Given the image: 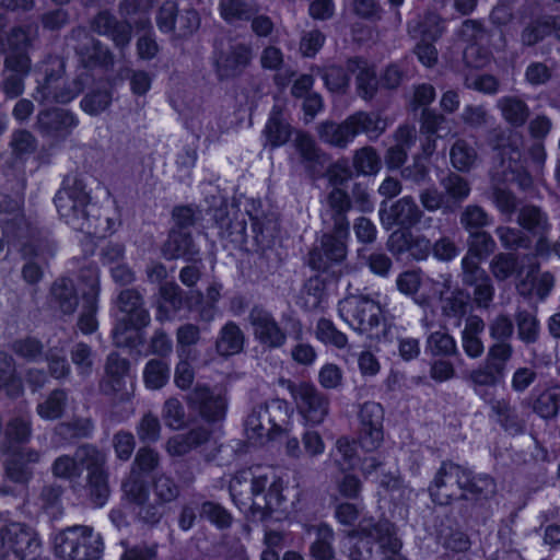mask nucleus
Masks as SVG:
<instances>
[{
    "instance_id": "45",
    "label": "nucleus",
    "mask_w": 560,
    "mask_h": 560,
    "mask_svg": "<svg viewBox=\"0 0 560 560\" xmlns=\"http://www.w3.org/2000/svg\"><path fill=\"white\" fill-rule=\"evenodd\" d=\"M68 405V393L66 389L56 388L36 406L37 415L48 421L60 419Z\"/></svg>"
},
{
    "instance_id": "5",
    "label": "nucleus",
    "mask_w": 560,
    "mask_h": 560,
    "mask_svg": "<svg viewBox=\"0 0 560 560\" xmlns=\"http://www.w3.org/2000/svg\"><path fill=\"white\" fill-rule=\"evenodd\" d=\"M292 410L289 404L275 398L254 406L245 419V433L253 443H264L290 431Z\"/></svg>"
},
{
    "instance_id": "11",
    "label": "nucleus",
    "mask_w": 560,
    "mask_h": 560,
    "mask_svg": "<svg viewBox=\"0 0 560 560\" xmlns=\"http://www.w3.org/2000/svg\"><path fill=\"white\" fill-rule=\"evenodd\" d=\"M296 410L310 425H319L329 413V398L314 384L300 382L289 385Z\"/></svg>"
},
{
    "instance_id": "49",
    "label": "nucleus",
    "mask_w": 560,
    "mask_h": 560,
    "mask_svg": "<svg viewBox=\"0 0 560 560\" xmlns=\"http://www.w3.org/2000/svg\"><path fill=\"white\" fill-rule=\"evenodd\" d=\"M78 464L85 468L86 475L97 474L105 471L107 456L105 452L101 451L92 444H83L75 450Z\"/></svg>"
},
{
    "instance_id": "10",
    "label": "nucleus",
    "mask_w": 560,
    "mask_h": 560,
    "mask_svg": "<svg viewBox=\"0 0 560 560\" xmlns=\"http://www.w3.org/2000/svg\"><path fill=\"white\" fill-rule=\"evenodd\" d=\"M0 560H25L35 555L40 541L28 525L11 522L0 530Z\"/></svg>"
},
{
    "instance_id": "62",
    "label": "nucleus",
    "mask_w": 560,
    "mask_h": 560,
    "mask_svg": "<svg viewBox=\"0 0 560 560\" xmlns=\"http://www.w3.org/2000/svg\"><path fill=\"white\" fill-rule=\"evenodd\" d=\"M71 361L82 378L89 377L93 372L94 352L83 342L75 343L70 351Z\"/></svg>"
},
{
    "instance_id": "9",
    "label": "nucleus",
    "mask_w": 560,
    "mask_h": 560,
    "mask_svg": "<svg viewBox=\"0 0 560 560\" xmlns=\"http://www.w3.org/2000/svg\"><path fill=\"white\" fill-rule=\"evenodd\" d=\"M66 43L86 69L108 70L114 65V56L107 46L94 38L83 26L73 27L66 36Z\"/></svg>"
},
{
    "instance_id": "37",
    "label": "nucleus",
    "mask_w": 560,
    "mask_h": 560,
    "mask_svg": "<svg viewBox=\"0 0 560 560\" xmlns=\"http://www.w3.org/2000/svg\"><path fill=\"white\" fill-rule=\"evenodd\" d=\"M184 305L183 290L175 282H164L159 289L156 302V319L161 323L170 320Z\"/></svg>"
},
{
    "instance_id": "34",
    "label": "nucleus",
    "mask_w": 560,
    "mask_h": 560,
    "mask_svg": "<svg viewBox=\"0 0 560 560\" xmlns=\"http://www.w3.org/2000/svg\"><path fill=\"white\" fill-rule=\"evenodd\" d=\"M307 533L314 538L310 544L308 553L313 560H335L336 550L334 547L335 532L325 524L311 525Z\"/></svg>"
},
{
    "instance_id": "2",
    "label": "nucleus",
    "mask_w": 560,
    "mask_h": 560,
    "mask_svg": "<svg viewBox=\"0 0 560 560\" xmlns=\"http://www.w3.org/2000/svg\"><path fill=\"white\" fill-rule=\"evenodd\" d=\"M428 490L432 501L440 505L464 500L483 506L497 494V482L490 475H475L470 469L447 460L435 471Z\"/></svg>"
},
{
    "instance_id": "8",
    "label": "nucleus",
    "mask_w": 560,
    "mask_h": 560,
    "mask_svg": "<svg viewBox=\"0 0 560 560\" xmlns=\"http://www.w3.org/2000/svg\"><path fill=\"white\" fill-rule=\"evenodd\" d=\"M338 313L341 319L353 330L373 336V330L378 327L382 317V308L377 301L368 294H348L338 304Z\"/></svg>"
},
{
    "instance_id": "53",
    "label": "nucleus",
    "mask_w": 560,
    "mask_h": 560,
    "mask_svg": "<svg viewBox=\"0 0 560 560\" xmlns=\"http://www.w3.org/2000/svg\"><path fill=\"white\" fill-rule=\"evenodd\" d=\"M256 11L244 0H220L219 13L228 24L246 22L252 19Z\"/></svg>"
},
{
    "instance_id": "14",
    "label": "nucleus",
    "mask_w": 560,
    "mask_h": 560,
    "mask_svg": "<svg viewBox=\"0 0 560 560\" xmlns=\"http://www.w3.org/2000/svg\"><path fill=\"white\" fill-rule=\"evenodd\" d=\"M352 202L341 188H332L326 197V206L322 211V221L326 228V233H335L341 237L350 236V223L348 212L351 210Z\"/></svg>"
},
{
    "instance_id": "25",
    "label": "nucleus",
    "mask_w": 560,
    "mask_h": 560,
    "mask_svg": "<svg viewBox=\"0 0 560 560\" xmlns=\"http://www.w3.org/2000/svg\"><path fill=\"white\" fill-rule=\"evenodd\" d=\"M129 371V361L117 353H110L106 359L105 374L100 382V390L108 396H118L125 399L126 377Z\"/></svg>"
},
{
    "instance_id": "61",
    "label": "nucleus",
    "mask_w": 560,
    "mask_h": 560,
    "mask_svg": "<svg viewBox=\"0 0 560 560\" xmlns=\"http://www.w3.org/2000/svg\"><path fill=\"white\" fill-rule=\"evenodd\" d=\"M86 488L93 503L96 506L104 505L109 497L107 470L86 475Z\"/></svg>"
},
{
    "instance_id": "23",
    "label": "nucleus",
    "mask_w": 560,
    "mask_h": 560,
    "mask_svg": "<svg viewBox=\"0 0 560 560\" xmlns=\"http://www.w3.org/2000/svg\"><path fill=\"white\" fill-rule=\"evenodd\" d=\"M252 49L243 43L231 45L215 58V73L219 80H230L238 77L249 65Z\"/></svg>"
},
{
    "instance_id": "30",
    "label": "nucleus",
    "mask_w": 560,
    "mask_h": 560,
    "mask_svg": "<svg viewBox=\"0 0 560 560\" xmlns=\"http://www.w3.org/2000/svg\"><path fill=\"white\" fill-rule=\"evenodd\" d=\"M347 70L355 77L358 95L365 101L373 100L378 90L375 68L368 60L353 57L347 60Z\"/></svg>"
},
{
    "instance_id": "12",
    "label": "nucleus",
    "mask_w": 560,
    "mask_h": 560,
    "mask_svg": "<svg viewBox=\"0 0 560 560\" xmlns=\"http://www.w3.org/2000/svg\"><path fill=\"white\" fill-rule=\"evenodd\" d=\"M350 535L375 539L382 555L378 560H407L400 553L402 544L397 537L396 526L387 520L375 522L373 517H363Z\"/></svg>"
},
{
    "instance_id": "47",
    "label": "nucleus",
    "mask_w": 560,
    "mask_h": 560,
    "mask_svg": "<svg viewBox=\"0 0 560 560\" xmlns=\"http://www.w3.org/2000/svg\"><path fill=\"white\" fill-rule=\"evenodd\" d=\"M0 389H4L10 397H18L23 393L22 381L16 376L13 358L0 352Z\"/></svg>"
},
{
    "instance_id": "64",
    "label": "nucleus",
    "mask_w": 560,
    "mask_h": 560,
    "mask_svg": "<svg viewBox=\"0 0 560 560\" xmlns=\"http://www.w3.org/2000/svg\"><path fill=\"white\" fill-rule=\"evenodd\" d=\"M353 166L360 174H376L381 170V159L374 148L364 147L355 151Z\"/></svg>"
},
{
    "instance_id": "24",
    "label": "nucleus",
    "mask_w": 560,
    "mask_h": 560,
    "mask_svg": "<svg viewBox=\"0 0 560 560\" xmlns=\"http://www.w3.org/2000/svg\"><path fill=\"white\" fill-rule=\"evenodd\" d=\"M153 492V501L151 505L159 508L156 517L152 521L151 526L158 525L165 515L166 506L175 503L182 493L179 482L170 474L165 471L156 472L151 480Z\"/></svg>"
},
{
    "instance_id": "54",
    "label": "nucleus",
    "mask_w": 560,
    "mask_h": 560,
    "mask_svg": "<svg viewBox=\"0 0 560 560\" xmlns=\"http://www.w3.org/2000/svg\"><path fill=\"white\" fill-rule=\"evenodd\" d=\"M514 318L518 339L526 345L535 343L540 334V324L536 315L527 310H517Z\"/></svg>"
},
{
    "instance_id": "56",
    "label": "nucleus",
    "mask_w": 560,
    "mask_h": 560,
    "mask_svg": "<svg viewBox=\"0 0 560 560\" xmlns=\"http://www.w3.org/2000/svg\"><path fill=\"white\" fill-rule=\"evenodd\" d=\"M497 248V243L493 237L485 231H475L469 233L468 250L465 256L483 260Z\"/></svg>"
},
{
    "instance_id": "26",
    "label": "nucleus",
    "mask_w": 560,
    "mask_h": 560,
    "mask_svg": "<svg viewBox=\"0 0 560 560\" xmlns=\"http://www.w3.org/2000/svg\"><path fill=\"white\" fill-rule=\"evenodd\" d=\"M190 407L208 422L221 421L226 411V399L205 386H197L188 397Z\"/></svg>"
},
{
    "instance_id": "36",
    "label": "nucleus",
    "mask_w": 560,
    "mask_h": 560,
    "mask_svg": "<svg viewBox=\"0 0 560 560\" xmlns=\"http://www.w3.org/2000/svg\"><path fill=\"white\" fill-rule=\"evenodd\" d=\"M552 34L560 40V16H542L530 21L523 28L521 43L525 47H532Z\"/></svg>"
},
{
    "instance_id": "13",
    "label": "nucleus",
    "mask_w": 560,
    "mask_h": 560,
    "mask_svg": "<svg viewBox=\"0 0 560 560\" xmlns=\"http://www.w3.org/2000/svg\"><path fill=\"white\" fill-rule=\"evenodd\" d=\"M156 25L163 33L172 34L175 39L191 36L200 26V16L195 9L179 11L173 2L161 5L156 15Z\"/></svg>"
},
{
    "instance_id": "18",
    "label": "nucleus",
    "mask_w": 560,
    "mask_h": 560,
    "mask_svg": "<svg viewBox=\"0 0 560 560\" xmlns=\"http://www.w3.org/2000/svg\"><path fill=\"white\" fill-rule=\"evenodd\" d=\"M248 320L253 327L254 337L261 347L272 350L284 346L287 334L270 312L255 306L248 314Z\"/></svg>"
},
{
    "instance_id": "51",
    "label": "nucleus",
    "mask_w": 560,
    "mask_h": 560,
    "mask_svg": "<svg viewBox=\"0 0 560 560\" xmlns=\"http://www.w3.org/2000/svg\"><path fill=\"white\" fill-rule=\"evenodd\" d=\"M292 133L291 126L284 121L279 110H272L264 129L267 143L271 148L285 144Z\"/></svg>"
},
{
    "instance_id": "6",
    "label": "nucleus",
    "mask_w": 560,
    "mask_h": 560,
    "mask_svg": "<svg viewBox=\"0 0 560 560\" xmlns=\"http://www.w3.org/2000/svg\"><path fill=\"white\" fill-rule=\"evenodd\" d=\"M103 551L102 536L86 525L67 527L55 538V552L62 560H100Z\"/></svg>"
},
{
    "instance_id": "22",
    "label": "nucleus",
    "mask_w": 560,
    "mask_h": 560,
    "mask_svg": "<svg viewBox=\"0 0 560 560\" xmlns=\"http://www.w3.org/2000/svg\"><path fill=\"white\" fill-rule=\"evenodd\" d=\"M77 118L62 108L40 110L36 116L35 128L54 140H65L77 126Z\"/></svg>"
},
{
    "instance_id": "50",
    "label": "nucleus",
    "mask_w": 560,
    "mask_h": 560,
    "mask_svg": "<svg viewBox=\"0 0 560 560\" xmlns=\"http://www.w3.org/2000/svg\"><path fill=\"white\" fill-rule=\"evenodd\" d=\"M537 270V266H532L530 270L527 272L525 279L517 283L516 289L522 295H530L533 290H535L536 295L539 300H545L555 287V276L549 272H542L539 277L530 284H528L527 280L532 277V275Z\"/></svg>"
},
{
    "instance_id": "16",
    "label": "nucleus",
    "mask_w": 560,
    "mask_h": 560,
    "mask_svg": "<svg viewBox=\"0 0 560 560\" xmlns=\"http://www.w3.org/2000/svg\"><path fill=\"white\" fill-rule=\"evenodd\" d=\"M22 203L21 197L0 195V224L3 226V237L8 242L14 243L37 234L21 213Z\"/></svg>"
},
{
    "instance_id": "29",
    "label": "nucleus",
    "mask_w": 560,
    "mask_h": 560,
    "mask_svg": "<svg viewBox=\"0 0 560 560\" xmlns=\"http://www.w3.org/2000/svg\"><path fill=\"white\" fill-rule=\"evenodd\" d=\"M294 149L299 155L300 163L312 176L323 173L328 162V158L323 152L315 140L308 133L299 131L293 140Z\"/></svg>"
},
{
    "instance_id": "39",
    "label": "nucleus",
    "mask_w": 560,
    "mask_h": 560,
    "mask_svg": "<svg viewBox=\"0 0 560 560\" xmlns=\"http://www.w3.org/2000/svg\"><path fill=\"white\" fill-rule=\"evenodd\" d=\"M497 108L505 122L514 128L523 127L530 115L527 103L516 95H505L497 101Z\"/></svg>"
},
{
    "instance_id": "20",
    "label": "nucleus",
    "mask_w": 560,
    "mask_h": 560,
    "mask_svg": "<svg viewBox=\"0 0 560 560\" xmlns=\"http://www.w3.org/2000/svg\"><path fill=\"white\" fill-rule=\"evenodd\" d=\"M490 143L501 158L502 173L516 172L523 156V135L516 130L494 129L491 132Z\"/></svg>"
},
{
    "instance_id": "63",
    "label": "nucleus",
    "mask_w": 560,
    "mask_h": 560,
    "mask_svg": "<svg viewBox=\"0 0 560 560\" xmlns=\"http://www.w3.org/2000/svg\"><path fill=\"white\" fill-rule=\"evenodd\" d=\"M491 217L478 205H468L460 214V224L469 233L490 225Z\"/></svg>"
},
{
    "instance_id": "15",
    "label": "nucleus",
    "mask_w": 560,
    "mask_h": 560,
    "mask_svg": "<svg viewBox=\"0 0 560 560\" xmlns=\"http://www.w3.org/2000/svg\"><path fill=\"white\" fill-rule=\"evenodd\" d=\"M124 494L129 503L133 505L137 520L148 526L159 513V508L151 505L150 493L147 483L139 471L131 469L121 485Z\"/></svg>"
},
{
    "instance_id": "17",
    "label": "nucleus",
    "mask_w": 560,
    "mask_h": 560,
    "mask_svg": "<svg viewBox=\"0 0 560 560\" xmlns=\"http://www.w3.org/2000/svg\"><path fill=\"white\" fill-rule=\"evenodd\" d=\"M37 234L25 237L22 241H18L20 244V250L24 258H30L21 270L22 279L30 285L37 284L44 277V270L38 261L33 260L37 258L39 261L45 262L48 257L55 254V246L52 243L45 241L42 244Z\"/></svg>"
},
{
    "instance_id": "28",
    "label": "nucleus",
    "mask_w": 560,
    "mask_h": 560,
    "mask_svg": "<svg viewBox=\"0 0 560 560\" xmlns=\"http://www.w3.org/2000/svg\"><path fill=\"white\" fill-rule=\"evenodd\" d=\"M93 32L109 37L116 47L124 48L131 40V25L128 22L119 21L110 12L104 10L98 12L90 23Z\"/></svg>"
},
{
    "instance_id": "7",
    "label": "nucleus",
    "mask_w": 560,
    "mask_h": 560,
    "mask_svg": "<svg viewBox=\"0 0 560 560\" xmlns=\"http://www.w3.org/2000/svg\"><path fill=\"white\" fill-rule=\"evenodd\" d=\"M66 61L59 57L49 58L45 70V79L38 83L33 94L39 103L67 104L74 100L83 90L80 79L70 82L63 80Z\"/></svg>"
},
{
    "instance_id": "55",
    "label": "nucleus",
    "mask_w": 560,
    "mask_h": 560,
    "mask_svg": "<svg viewBox=\"0 0 560 560\" xmlns=\"http://www.w3.org/2000/svg\"><path fill=\"white\" fill-rule=\"evenodd\" d=\"M425 351L433 357H452L458 353L455 339L445 330H436L428 335Z\"/></svg>"
},
{
    "instance_id": "3",
    "label": "nucleus",
    "mask_w": 560,
    "mask_h": 560,
    "mask_svg": "<svg viewBox=\"0 0 560 560\" xmlns=\"http://www.w3.org/2000/svg\"><path fill=\"white\" fill-rule=\"evenodd\" d=\"M513 332L514 324L506 314H499L489 323V335L495 342L489 347L485 362L469 374L476 394H480V387L497 386L503 380L514 353L509 342Z\"/></svg>"
},
{
    "instance_id": "27",
    "label": "nucleus",
    "mask_w": 560,
    "mask_h": 560,
    "mask_svg": "<svg viewBox=\"0 0 560 560\" xmlns=\"http://www.w3.org/2000/svg\"><path fill=\"white\" fill-rule=\"evenodd\" d=\"M478 394L491 408V412L495 416L497 422L510 434H521L525 430V421L520 417L516 408L511 404L509 397L488 398V394L480 387Z\"/></svg>"
},
{
    "instance_id": "44",
    "label": "nucleus",
    "mask_w": 560,
    "mask_h": 560,
    "mask_svg": "<svg viewBox=\"0 0 560 560\" xmlns=\"http://www.w3.org/2000/svg\"><path fill=\"white\" fill-rule=\"evenodd\" d=\"M469 295L462 289L454 290L448 296L441 295V311L442 315L453 320L455 327L462 325L463 318L467 314Z\"/></svg>"
},
{
    "instance_id": "41",
    "label": "nucleus",
    "mask_w": 560,
    "mask_h": 560,
    "mask_svg": "<svg viewBox=\"0 0 560 560\" xmlns=\"http://www.w3.org/2000/svg\"><path fill=\"white\" fill-rule=\"evenodd\" d=\"M349 124L354 132V137L359 133H365L371 139L378 138L387 128L386 120L376 113L357 112L348 117Z\"/></svg>"
},
{
    "instance_id": "31",
    "label": "nucleus",
    "mask_w": 560,
    "mask_h": 560,
    "mask_svg": "<svg viewBox=\"0 0 560 560\" xmlns=\"http://www.w3.org/2000/svg\"><path fill=\"white\" fill-rule=\"evenodd\" d=\"M211 432L205 427H196L185 433L171 436L165 444L166 453L172 457H182L205 445Z\"/></svg>"
},
{
    "instance_id": "19",
    "label": "nucleus",
    "mask_w": 560,
    "mask_h": 560,
    "mask_svg": "<svg viewBox=\"0 0 560 560\" xmlns=\"http://www.w3.org/2000/svg\"><path fill=\"white\" fill-rule=\"evenodd\" d=\"M348 238L325 232L319 240V245L310 253V266L315 270L326 271L334 264L343 261L348 253Z\"/></svg>"
},
{
    "instance_id": "43",
    "label": "nucleus",
    "mask_w": 560,
    "mask_h": 560,
    "mask_svg": "<svg viewBox=\"0 0 560 560\" xmlns=\"http://www.w3.org/2000/svg\"><path fill=\"white\" fill-rule=\"evenodd\" d=\"M52 302L63 314H73L78 307L79 299L72 280L67 278L57 279L51 288Z\"/></svg>"
},
{
    "instance_id": "60",
    "label": "nucleus",
    "mask_w": 560,
    "mask_h": 560,
    "mask_svg": "<svg viewBox=\"0 0 560 560\" xmlns=\"http://www.w3.org/2000/svg\"><path fill=\"white\" fill-rule=\"evenodd\" d=\"M38 37V27L33 24L16 26L11 30L8 44L11 51H26Z\"/></svg>"
},
{
    "instance_id": "57",
    "label": "nucleus",
    "mask_w": 560,
    "mask_h": 560,
    "mask_svg": "<svg viewBox=\"0 0 560 560\" xmlns=\"http://www.w3.org/2000/svg\"><path fill=\"white\" fill-rule=\"evenodd\" d=\"M381 494L382 492L388 494L393 501L404 502L409 500L412 494V489L405 486L398 475L392 472H383L377 480Z\"/></svg>"
},
{
    "instance_id": "48",
    "label": "nucleus",
    "mask_w": 560,
    "mask_h": 560,
    "mask_svg": "<svg viewBox=\"0 0 560 560\" xmlns=\"http://www.w3.org/2000/svg\"><path fill=\"white\" fill-rule=\"evenodd\" d=\"M450 159L454 168L469 172L478 161L477 150L465 139H457L450 150Z\"/></svg>"
},
{
    "instance_id": "4",
    "label": "nucleus",
    "mask_w": 560,
    "mask_h": 560,
    "mask_svg": "<svg viewBox=\"0 0 560 560\" xmlns=\"http://www.w3.org/2000/svg\"><path fill=\"white\" fill-rule=\"evenodd\" d=\"M54 201L60 218L73 230L86 234L98 233L89 210L91 195L83 175L70 173L65 176Z\"/></svg>"
},
{
    "instance_id": "1",
    "label": "nucleus",
    "mask_w": 560,
    "mask_h": 560,
    "mask_svg": "<svg viewBox=\"0 0 560 560\" xmlns=\"http://www.w3.org/2000/svg\"><path fill=\"white\" fill-rule=\"evenodd\" d=\"M283 482L270 467L255 466L236 471L229 491L235 505L254 521H265L284 502Z\"/></svg>"
},
{
    "instance_id": "40",
    "label": "nucleus",
    "mask_w": 560,
    "mask_h": 560,
    "mask_svg": "<svg viewBox=\"0 0 560 560\" xmlns=\"http://www.w3.org/2000/svg\"><path fill=\"white\" fill-rule=\"evenodd\" d=\"M318 138L326 144L345 149L353 139L354 132L348 118L341 124L323 121L316 127Z\"/></svg>"
},
{
    "instance_id": "21",
    "label": "nucleus",
    "mask_w": 560,
    "mask_h": 560,
    "mask_svg": "<svg viewBox=\"0 0 560 560\" xmlns=\"http://www.w3.org/2000/svg\"><path fill=\"white\" fill-rule=\"evenodd\" d=\"M360 444L368 452L376 450L383 441L384 410L378 402H364L359 411Z\"/></svg>"
},
{
    "instance_id": "38",
    "label": "nucleus",
    "mask_w": 560,
    "mask_h": 560,
    "mask_svg": "<svg viewBox=\"0 0 560 560\" xmlns=\"http://www.w3.org/2000/svg\"><path fill=\"white\" fill-rule=\"evenodd\" d=\"M117 305L125 317L133 326H147L150 323V314L143 307V301L140 293L133 289L122 290L117 298Z\"/></svg>"
},
{
    "instance_id": "58",
    "label": "nucleus",
    "mask_w": 560,
    "mask_h": 560,
    "mask_svg": "<svg viewBox=\"0 0 560 560\" xmlns=\"http://www.w3.org/2000/svg\"><path fill=\"white\" fill-rule=\"evenodd\" d=\"M170 380V366L163 359H151L143 370V381L148 388L160 389Z\"/></svg>"
},
{
    "instance_id": "33",
    "label": "nucleus",
    "mask_w": 560,
    "mask_h": 560,
    "mask_svg": "<svg viewBox=\"0 0 560 560\" xmlns=\"http://www.w3.org/2000/svg\"><path fill=\"white\" fill-rule=\"evenodd\" d=\"M162 255L167 260L184 258L192 261L197 259L199 248L189 233L183 230H173L162 246Z\"/></svg>"
},
{
    "instance_id": "35",
    "label": "nucleus",
    "mask_w": 560,
    "mask_h": 560,
    "mask_svg": "<svg viewBox=\"0 0 560 560\" xmlns=\"http://www.w3.org/2000/svg\"><path fill=\"white\" fill-rule=\"evenodd\" d=\"M100 282L96 273L92 272L88 290L83 292L82 311L78 320V327L83 334H92L97 328L96 311Z\"/></svg>"
},
{
    "instance_id": "52",
    "label": "nucleus",
    "mask_w": 560,
    "mask_h": 560,
    "mask_svg": "<svg viewBox=\"0 0 560 560\" xmlns=\"http://www.w3.org/2000/svg\"><path fill=\"white\" fill-rule=\"evenodd\" d=\"M440 185L453 208L456 203L464 201L470 194L468 180L453 172L441 178Z\"/></svg>"
},
{
    "instance_id": "32",
    "label": "nucleus",
    "mask_w": 560,
    "mask_h": 560,
    "mask_svg": "<svg viewBox=\"0 0 560 560\" xmlns=\"http://www.w3.org/2000/svg\"><path fill=\"white\" fill-rule=\"evenodd\" d=\"M423 217V211L411 196H405L394 202L387 219L382 218L383 223L389 229L394 224L404 229L417 225Z\"/></svg>"
},
{
    "instance_id": "59",
    "label": "nucleus",
    "mask_w": 560,
    "mask_h": 560,
    "mask_svg": "<svg viewBox=\"0 0 560 560\" xmlns=\"http://www.w3.org/2000/svg\"><path fill=\"white\" fill-rule=\"evenodd\" d=\"M560 410V384L547 388L534 404V411L541 418L550 419Z\"/></svg>"
},
{
    "instance_id": "46",
    "label": "nucleus",
    "mask_w": 560,
    "mask_h": 560,
    "mask_svg": "<svg viewBox=\"0 0 560 560\" xmlns=\"http://www.w3.org/2000/svg\"><path fill=\"white\" fill-rule=\"evenodd\" d=\"M517 223L535 235H544L550 230L547 214L536 206H524L520 209Z\"/></svg>"
},
{
    "instance_id": "42",
    "label": "nucleus",
    "mask_w": 560,
    "mask_h": 560,
    "mask_svg": "<svg viewBox=\"0 0 560 560\" xmlns=\"http://www.w3.org/2000/svg\"><path fill=\"white\" fill-rule=\"evenodd\" d=\"M244 340L241 328L234 322H229L221 328L217 338V352L223 357L240 353L243 350Z\"/></svg>"
}]
</instances>
